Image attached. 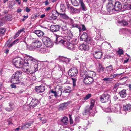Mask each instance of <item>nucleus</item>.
Here are the masks:
<instances>
[{
  "label": "nucleus",
  "mask_w": 131,
  "mask_h": 131,
  "mask_svg": "<svg viewBox=\"0 0 131 131\" xmlns=\"http://www.w3.org/2000/svg\"><path fill=\"white\" fill-rule=\"evenodd\" d=\"M35 60L34 58L30 56H26L24 57V60L20 57L14 58L12 62L16 68H23L24 67H27L29 64L30 65Z\"/></svg>",
  "instance_id": "obj_1"
},
{
  "label": "nucleus",
  "mask_w": 131,
  "mask_h": 131,
  "mask_svg": "<svg viewBox=\"0 0 131 131\" xmlns=\"http://www.w3.org/2000/svg\"><path fill=\"white\" fill-rule=\"evenodd\" d=\"M34 59L35 60L34 62L30 65L29 66V64L27 65L29 68L26 67L25 68L24 67L22 69V70L26 73L30 74H32L35 73L38 70V64H37V61L36 59L34 58Z\"/></svg>",
  "instance_id": "obj_2"
},
{
  "label": "nucleus",
  "mask_w": 131,
  "mask_h": 131,
  "mask_svg": "<svg viewBox=\"0 0 131 131\" xmlns=\"http://www.w3.org/2000/svg\"><path fill=\"white\" fill-rule=\"evenodd\" d=\"M87 72L85 71L82 70L80 72V76L84 78L83 81L85 84H90L94 81L93 78L87 76Z\"/></svg>",
  "instance_id": "obj_3"
},
{
  "label": "nucleus",
  "mask_w": 131,
  "mask_h": 131,
  "mask_svg": "<svg viewBox=\"0 0 131 131\" xmlns=\"http://www.w3.org/2000/svg\"><path fill=\"white\" fill-rule=\"evenodd\" d=\"M105 2L106 3V6L107 10L108 13V14H112L113 11L114 10V6L113 4V1L112 0H105Z\"/></svg>",
  "instance_id": "obj_4"
},
{
  "label": "nucleus",
  "mask_w": 131,
  "mask_h": 131,
  "mask_svg": "<svg viewBox=\"0 0 131 131\" xmlns=\"http://www.w3.org/2000/svg\"><path fill=\"white\" fill-rule=\"evenodd\" d=\"M69 38H70V39L68 40L67 42H66V46L67 48L68 49L72 50H76V46L75 45V42L72 41L73 39L70 38L69 37Z\"/></svg>",
  "instance_id": "obj_5"
},
{
  "label": "nucleus",
  "mask_w": 131,
  "mask_h": 131,
  "mask_svg": "<svg viewBox=\"0 0 131 131\" xmlns=\"http://www.w3.org/2000/svg\"><path fill=\"white\" fill-rule=\"evenodd\" d=\"M42 41L46 47H51L52 46V42L49 38L44 37L42 39Z\"/></svg>",
  "instance_id": "obj_6"
},
{
  "label": "nucleus",
  "mask_w": 131,
  "mask_h": 131,
  "mask_svg": "<svg viewBox=\"0 0 131 131\" xmlns=\"http://www.w3.org/2000/svg\"><path fill=\"white\" fill-rule=\"evenodd\" d=\"M110 95L107 93H104L101 96L100 99L102 103L107 102L110 100Z\"/></svg>",
  "instance_id": "obj_7"
},
{
  "label": "nucleus",
  "mask_w": 131,
  "mask_h": 131,
  "mask_svg": "<svg viewBox=\"0 0 131 131\" xmlns=\"http://www.w3.org/2000/svg\"><path fill=\"white\" fill-rule=\"evenodd\" d=\"M72 26L73 27H76L78 28L79 30V31L80 32L86 30V29L85 26L83 24L79 25L77 24H73L72 25Z\"/></svg>",
  "instance_id": "obj_8"
},
{
  "label": "nucleus",
  "mask_w": 131,
  "mask_h": 131,
  "mask_svg": "<svg viewBox=\"0 0 131 131\" xmlns=\"http://www.w3.org/2000/svg\"><path fill=\"white\" fill-rule=\"evenodd\" d=\"M78 73L77 69L75 68H73L69 70L68 74L71 77H75L77 75Z\"/></svg>",
  "instance_id": "obj_9"
},
{
  "label": "nucleus",
  "mask_w": 131,
  "mask_h": 131,
  "mask_svg": "<svg viewBox=\"0 0 131 131\" xmlns=\"http://www.w3.org/2000/svg\"><path fill=\"white\" fill-rule=\"evenodd\" d=\"M51 92L53 93L56 97L59 96L61 95L62 94L61 89V88H57L55 89V91L52 90Z\"/></svg>",
  "instance_id": "obj_10"
},
{
  "label": "nucleus",
  "mask_w": 131,
  "mask_h": 131,
  "mask_svg": "<svg viewBox=\"0 0 131 131\" xmlns=\"http://www.w3.org/2000/svg\"><path fill=\"white\" fill-rule=\"evenodd\" d=\"M93 54L94 57L96 59L101 58L102 55V53L100 50H97L94 51Z\"/></svg>",
  "instance_id": "obj_11"
},
{
  "label": "nucleus",
  "mask_w": 131,
  "mask_h": 131,
  "mask_svg": "<svg viewBox=\"0 0 131 131\" xmlns=\"http://www.w3.org/2000/svg\"><path fill=\"white\" fill-rule=\"evenodd\" d=\"M32 46L35 48H39L41 46L42 43L39 40L35 39H33L32 42Z\"/></svg>",
  "instance_id": "obj_12"
},
{
  "label": "nucleus",
  "mask_w": 131,
  "mask_h": 131,
  "mask_svg": "<svg viewBox=\"0 0 131 131\" xmlns=\"http://www.w3.org/2000/svg\"><path fill=\"white\" fill-rule=\"evenodd\" d=\"M111 112L118 113L120 110L119 106L116 105H114L111 106Z\"/></svg>",
  "instance_id": "obj_13"
},
{
  "label": "nucleus",
  "mask_w": 131,
  "mask_h": 131,
  "mask_svg": "<svg viewBox=\"0 0 131 131\" xmlns=\"http://www.w3.org/2000/svg\"><path fill=\"white\" fill-rule=\"evenodd\" d=\"M114 6V10L118 11L120 10L122 8V5L121 3L118 1L116 2Z\"/></svg>",
  "instance_id": "obj_14"
},
{
  "label": "nucleus",
  "mask_w": 131,
  "mask_h": 131,
  "mask_svg": "<svg viewBox=\"0 0 131 131\" xmlns=\"http://www.w3.org/2000/svg\"><path fill=\"white\" fill-rule=\"evenodd\" d=\"M45 88L43 85H41L39 86H36L35 87V91L38 93L43 92L45 90Z\"/></svg>",
  "instance_id": "obj_15"
},
{
  "label": "nucleus",
  "mask_w": 131,
  "mask_h": 131,
  "mask_svg": "<svg viewBox=\"0 0 131 131\" xmlns=\"http://www.w3.org/2000/svg\"><path fill=\"white\" fill-rule=\"evenodd\" d=\"M39 103L38 100L35 99H33L30 104V107L34 108Z\"/></svg>",
  "instance_id": "obj_16"
},
{
  "label": "nucleus",
  "mask_w": 131,
  "mask_h": 131,
  "mask_svg": "<svg viewBox=\"0 0 131 131\" xmlns=\"http://www.w3.org/2000/svg\"><path fill=\"white\" fill-rule=\"evenodd\" d=\"M32 123L31 122H28L23 124L21 126V129L25 130L28 128Z\"/></svg>",
  "instance_id": "obj_17"
},
{
  "label": "nucleus",
  "mask_w": 131,
  "mask_h": 131,
  "mask_svg": "<svg viewBox=\"0 0 131 131\" xmlns=\"http://www.w3.org/2000/svg\"><path fill=\"white\" fill-rule=\"evenodd\" d=\"M79 48L81 50L88 51L89 49V46L87 45L82 44L80 46Z\"/></svg>",
  "instance_id": "obj_18"
},
{
  "label": "nucleus",
  "mask_w": 131,
  "mask_h": 131,
  "mask_svg": "<svg viewBox=\"0 0 131 131\" xmlns=\"http://www.w3.org/2000/svg\"><path fill=\"white\" fill-rule=\"evenodd\" d=\"M50 29L52 32H56L59 30V27L58 25H52L50 27Z\"/></svg>",
  "instance_id": "obj_19"
},
{
  "label": "nucleus",
  "mask_w": 131,
  "mask_h": 131,
  "mask_svg": "<svg viewBox=\"0 0 131 131\" xmlns=\"http://www.w3.org/2000/svg\"><path fill=\"white\" fill-rule=\"evenodd\" d=\"M11 81L12 83L14 84H18L20 83V81L19 79L15 77H13V75L12 76Z\"/></svg>",
  "instance_id": "obj_20"
},
{
  "label": "nucleus",
  "mask_w": 131,
  "mask_h": 131,
  "mask_svg": "<svg viewBox=\"0 0 131 131\" xmlns=\"http://www.w3.org/2000/svg\"><path fill=\"white\" fill-rule=\"evenodd\" d=\"M68 118L66 117H64L61 120V124L62 125H66L68 123Z\"/></svg>",
  "instance_id": "obj_21"
},
{
  "label": "nucleus",
  "mask_w": 131,
  "mask_h": 131,
  "mask_svg": "<svg viewBox=\"0 0 131 131\" xmlns=\"http://www.w3.org/2000/svg\"><path fill=\"white\" fill-rule=\"evenodd\" d=\"M88 37L87 33L85 32H84L80 36V40L81 41H85L87 39Z\"/></svg>",
  "instance_id": "obj_22"
},
{
  "label": "nucleus",
  "mask_w": 131,
  "mask_h": 131,
  "mask_svg": "<svg viewBox=\"0 0 131 131\" xmlns=\"http://www.w3.org/2000/svg\"><path fill=\"white\" fill-rule=\"evenodd\" d=\"M79 3L80 4L82 10L84 11H86L87 10V8L84 4L83 0H79Z\"/></svg>",
  "instance_id": "obj_23"
},
{
  "label": "nucleus",
  "mask_w": 131,
  "mask_h": 131,
  "mask_svg": "<svg viewBox=\"0 0 131 131\" xmlns=\"http://www.w3.org/2000/svg\"><path fill=\"white\" fill-rule=\"evenodd\" d=\"M22 72L21 71H18L16 72L15 74H13V77H15L19 79L21 77Z\"/></svg>",
  "instance_id": "obj_24"
},
{
  "label": "nucleus",
  "mask_w": 131,
  "mask_h": 131,
  "mask_svg": "<svg viewBox=\"0 0 131 131\" xmlns=\"http://www.w3.org/2000/svg\"><path fill=\"white\" fill-rule=\"evenodd\" d=\"M34 32L39 37H42L44 34V32L40 30H36Z\"/></svg>",
  "instance_id": "obj_25"
},
{
  "label": "nucleus",
  "mask_w": 131,
  "mask_h": 131,
  "mask_svg": "<svg viewBox=\"0 0 131 131\" xmlns=\"http://www.w3.org/2000/svg\"><path fill=\"white\" fill-rule=\"evenodd\" d=\"M87 73V76H89V77H91L93 78H94L96 75V73L92 71H90Z\"/></svg>",
  "instance_id": "obj_26"
},
{
  "label": "nucleus",
  "mask_w": 131,
  "mask_h": 131,
  "mask_svg": "<svg viewBox=\"0 0 131 131\" xmlns=\"http://www.w3.org/2000/svg\"><path fill=\"white\" fill-rule=\"evenodd\" d=\"M123 109L125 111L130 110H131V105L129 104H128L124 106L123 107Z\"/></svg>",
  "instance_id": "obj_27"
},
{
  "label": "nucleus",
  "mask_w": 131,
  "mask_h": 131,
  "mask_svg": "<svg viewBox=\"0 0 131 131\" xmlns=\"http://www.w3.org/2000/svg\"><path fill=\"white\" fill-rule=\"evenodd\" d=\"M99 67L97 70V71L99 73H101L104 71V68L102 65L100 63H99Z\"/></svg>",
  "instance_id": "obj_28"
},
{
  "label": "nucleus",
  "mask_w": 131,
  "mask_h": 131,
  "mask_svg": "<svg viewBox=\"0 0 131 131\" xmlns=\"http://www.w3.org/2000/svg\"><path fill=\"white\" fill-rule=\"evenodd\" d=\"M119 94L120 96L122 98L125 97L126 95V93L125 90H123L119 92Z\"/></svg>",
  "instance_id": "obj_29"
},
{
  "label": "nucleus",
  "mask_w": 131,
  "mask_h": 131,
  "mask_svg": "<svg viewBox=\"0 0 131 131\" xmlns=\"http://www.w3.org/2000/svg\"><path fill=\"white\" fill-rule=\"evenodd\" d=\"M67 106V104L66 103H64L60 104L59 105V109L63 110L65 109Z\"/></svg>",
  "instance_id": "obj_30"
},
{
  "label": "nucleus",
  "mask_w": 131,
  "mask_h": 131,
  "mask_svg": "<svg viewBox=\"0 0 131 131\" xmlns=\"http://www.w3.org/2000/svg\"><path fill=\"white\" fill-rule=\"evenodd\" d=\"M60 59L62 61L65 62L66 64L69 63L70 60V59L63 57H61Z\"/></svg>",
  "instance_id": "obj_31"
},
{
  "label": "nucleus",
  "mask_w": 131,
  "mask_h": 131,
  "mask_svg": "<svg viewBox=\"0 0 131 131\" xmlns=\"http://www.w3.org/2000/svg\"><path fill=\"white\" fill-rule=\"evenodd\" d=\"M56 43L57 44L59 43H61L63 44L64 45H65V43L66 42L65 41L61 39L60 40L59 39H58V38L56 37Z\"/></svg>",
  "instance_id": "obj_32"
},
{
  "label": "nucleus",
  "mask_w": 131,
  "mask_h": 131,
  "mask_svg": "<svg viewBox=\"0 0 131 131\" xmlns=\"http://www.w3.org/2000/svg\"><path fill=\"white\" fill-rule=\"evenodd\" d=\"M118 23L119 24H122L124 26H127L128 24V21H127L125 19L122 21H119Z\"/></svg>",
  "instance_id": "obj_33"
},
{
  "label": "nucleus",
  "mask_w": 131,
  "mask_h": 131,
  "mask_svg": "<svg viewBox=\"0 0 131 131\" xmlns=\"http://www.w3.org/2000/svg\"><path fill=\"white\" fill-rule=\"evenodd\" d=\"M106 69L107 71L109 73H111V71L112 72H113V71H114L113 72H115V71H116L115 70L113 69V68L111 65L106 67Z\"/></svg>",
  "instance_id": "obj_34"
},
{
  "label": "nucleus",
  "mask_w": 131,
  "mask_h": 131,
  "mask_svg": "<svg viewBox=\"0 0 131 131\" xmlns=\"http://www.w3.org/2000/svg\"><path fill=\"white\" fill-rule=\"evenodd\" d=\"M64 90L63 91V92L66 93H70L72 90L71 88L69 86H67L64 89Z\"/></svg>",
  "instance_id": "obj_35"
},
{
  "label": "nucleus",
  "mask_w": 131,
  "mask_h": 131,
  "mask_svg": "<svg viewBox=\"0 0 131 131\" xmlns=\"http://www.w3.org/2000/svg\"><path fill=\"white\" fill-rule=\"evenodd\" d=\"M130 31L128 29L126 28H123L120 31V33L123 34H128V33L130 32Z\"/></svg>",
  "instance_id": "obj_36"
},
{
  "label": "nucleus",
  "mask_w": 131,
  "mask_h": 131,
  "mask_svg": "<svg viewBox=\"0 0 131 131\" xmlns=\"http://www.w3.org/2000/svg\"><path fill=\"white\" fill-rule=\"evenodd\" d=\"M95 100L93 99H92L91 101V105L89 107L90 110H92L94 107L95 103Z\"/></svg>",
  "instance_id": "obj_37"
},
{
  "label": "nucleus",
  "mask_w": 131,
  "mask_h": 131,
  "mask_svg": "<svg viewBox=\"0 0 131 131\" xmlns=\"http://www.w3.org/2000/svg\"><path fill=\"white\" fill-rule=\"evenodd\" d=\"M24 30V28H23L21 29H20L19 30H18V32L14 36V38H16L20 34L22 31H23Z\"/></svg>",
  "instance_id": "obj_38"
},
{
  "label": "nucleus",
  "mask_w": 131,
  "mask_h": 131,
  "mask_svg": "<svg viewBox=\"0 0 131 131\" xmlns=\"http://www.w3.org/2000/svg\"><path fill=\"white\" fill-rule=\"evenodd\" d=\"M59 15L62 18L65 19H68L69 18L66 14L60 13Z\"/></svg>",
  "instance_id": "obj_39"
},
{
  "label": "nucleus",
  "mask_w": 131,
  "mask_h": 131,
  "mask_svg": "<svg viewBox=\"0 0 131 131\" xmlns=\"http://www.w3.org/2000/svg\"><path fill=\"white\" fill-rule=\"evenodd\" d=\"M123 7L124 8L127 9L131 10V4H128L126 3V4H124Z\"/></svg>",
  "instance_id": "obj_40"
},
{
  "label": "nucleus",
  "mask_w": 131,
  "mask_h": 131,
  "mask_svg": "<svg viewBox=\"0 0 131 131\" xmlns=\"http://www.w3.org/2000/svg\"><path fill=\"white\" fill-rule=\"evenodd\" d=\"M61 26V29L63 31H66L68 30L66 24L65 23H63Z\"/></svg>",
  "instance_id": "obj_41"
},
{
  "label": "nucleus",
  "mask_w": 131,
  "mask_h": 131,
  "mask_svg": "<svg viewBox=\"0 0 131 131\" xmlns=\"http://www.w3.org/2000/svg\"><path fill=\"white\" fill-rule=\"evenodd\" d=\"M125 18L128 21L131 22V14L125 16Z\"/></svg>",
  "instance_id": "obj_42"
},
{
  "label": "nucleus",
  "mask_w": 131,
  "mask_h": 131,
  "mask_svg": "<svg viewBox=\"0 0 131 131\" xmlns=\"http://www.w3.org/2000/svg\"><path fill=\"white\" fill-rule=\"evenodd\" d=\"M80 70L81 72L82 70V71H84V70H83L82 69H85V68L86 67V64L85 63H81L80 64Z\"/></svg>",
  "instance_id": "obj_43"
},
{
  "label": "nucleus",
  "mask_w": 131,
  "mask_h": 131,
  "mask_svg": "<svg viewBox=\"0 0 131 131\" xmlns=\"http://www.w3.org/2000/svg\"><path fill=\"white\" fill-rule=\"evenodd\" d=\"M68 9L72 13H74V8L71 6H68Z\"/></svg>",
  "instance_id": "obj_44"
},
{
  "label": "nucleus",
  "mask_w": 131,
  "mask_h": 131,
  "mask_svg": "<svg viewBox=\"0 0 131 131\" xmlns=\"http://www.w3.org/2000/svg\"><path fill=\"white\" fill-rule=\"evenodd\" d=\"M78 129L80 131H83L86 130L87 129V128L86 126H85V127H84L83 128H82V127L81 126H80L78 127Z\"/></svg>",
  "instance_id": "obj_45"
},
{
  "label": "nucleus",
  "mask_w": 131,
  "mask_h": 131,
  "mask_svg": "<svg viewBox=\"0 0 131 131\" xmlns=\"http://www.w3.org/2000/svg\"><path fill=\"white\" fill-rule=\"evenodd\" d=\"M72 4L74 6H78L79 4L78 2L76 0H75L73 2H72Z\"/></svg>",
  "instance_id": "obj_46"
},
{
  "label": "nucleus",
  "mask_w": 131,
  "mask_h": 131,
  "mask_svg": "<svg viewBox=\"0 0 131 131\" xmlns=\"http://www.w3.org/2000/svg\"><path fill=\"white\" fill-rule=\"evenodd\" d=\"M88 43H90L92 41V39L91 38L88 37L87 38V39L85 40Z\"/></svg>",
  "instance_id": "obj_47"
},
{
  "label": "nucleus",
  "mask_w": 131,
  "mask_h": 131,
  "mask_svg": "<svg viewBox=\"0 0 131 131\" xmlns=\"http://www.w3.org/2000/svg\"><path fill=\"white\" fill-rule=\"evenodd\" d=\"M32 46V43L31 45H30L28 48V49L31 51L35 49L36 48H35L33 46Z\"/></svg>",
  "instance_id": "obj_48"
},
{
  "label": "nucleus",
  "mask_w": 131,
  "mask_h": 131,
  "mask_svg": "<svg viewBox=\"0 0 131 131\" xmlns=\"http://www.w3.org/2000/svg\"><path fill=\"white\" fill-rule=\"evenodd\" d=\"M91 95L90 94H89L86 95L85 97H84V100H87L90 98Z\"/></svg>",
  "instance_id": "obj_49"
},
{
  "label": "nucleus",
  "mask_w": 131,
  "mask_h": 131,
  "mask_svg": "<svg viewBox=\"0 0 131 131\" xmlns=\"http://www.w3.org/2000/svg\"><path fill=\"white\" fill-rule=\"evenodd\" d=\"M39 50L41 52L43 53L45 52L46 51L45 49L43 48H41Z\"/></svg>",
  "instance_id": "obj_50"
},
{
  "label": "nucleus",
  "mask_w": 131,
  "mask_h": 131,
  "mask_svg": "<svg viewBox=\"0 0 131 131\" xmlns=\"http://www.w3.org/2000/svg\"><path fill=\"white\" fill-rule=\"evenodd\" d=\"M73 83V85L74 86L76 85V79L75 78H71Z\"/></svg>",
  "instance_id": "obj_51"
},
{
  "label": "nucleus",
  "mask_w": 131,
  "mask_h": 131,
  "mask_svg": "<svg viewBox=\"0 0 131 131\" xmlns=\"http://www.w3.org/2000/svg\"><path fill=\"white\" fill-rule=\"evenodd\" d=\"M39 16V15L38 14H34L31 16V18L32 19H35Z\"/></svg>",
  "instance_id": "obj_52"
},
{
  "label": "nucleus",
  "mask_w": 131,
  "mask_h": 131,
  "mask_svg": "<svg viewBox=\"0 0 131 131\" xmlns=\"http://www.w3.org/2000/svg\"><path fill=\"white\" fill-rule=\"evenodd\" d=\"M5 30L4 28H0V33L1 34H3L5 32Z\"/></svg>",
  "instance_id": "obj_53"
},
{
  "label": "nucleus",
  "mask_w": 131,
  "mask_h": 131,
  "mask_svg": "<svg viewBox=\"0 0 131 131\" xmlns=\"http://www.w3.org/2000/svg\"><path fill=\"white\" fill-rule=\"evenodd\" d=\"M80 12V9L74 8L73 13H79Z\"/></svg>",
  "instance_id": "obj_54"
},
{
  "label": "nucleus",
  "mask_w": 131,
  "mask_h": 131,
  "mask_svg": "<svg viewBox=\"0 0 131 131\" xmlns=\"http://www.w3.org/2000/svg\"><path fill=\"white\" fill-rule=\"evenodd\" d=\"M118 54L120 55H122L123 54V50L121 49H119L117 51Z\"/></svg>",
  "instance_id": "obj_55"
},
{
  "label": "nucleus",
  "mask_w": 131,
  "mask_h": 131,
  "mask_svg": "<svg viewBox=\"0 0 131 131\" xmlns=\"http://www.w3.org/2000/svg\"><path fill=\"white\" fill-rule=\"evenodd\" d=\"M105 111L107 112H111V107H110V108H107L105 109Z\"/></svg>",
  "instance_id": "obj_56"
},
{
  "label": "nucleus",
  "mask_w": 131,
  "mask_h": 131,
  "mask_svg": "<svg viewBox=\"0 0 131 131\" xmlns=\"http://www.w3.org/2000/svg\"><path fill=\"white\" fill-rule=\"evenodd\" d=\"M118 74H111L110 77V78H114L116 76H117Z\"/></svg>",
  "instance_id": "obj_57"
},
{
  "label": "nucleus",
  "mask_w": 131,
  "mask_h": 131,
  "mask_svg": "<svg viewBox=\"0 0 131 131\" xmlns=\"http://www.w3.org/2000/svg\"><path fill=\"white\" fill-rule=\"evenodd\" d=\"M100 34H99L98 35L96 36L95 38V39L96 40H99L100 38Z\"/></svg>",
  "instance_id": "obj_58"
},
{
  "label": "nucleus",
  "mask_w": 131,
  "mask_h": 131,
  "mask_svg": "<svg viewBox=\"0 0 131 131\" xmlns=\"http://www.w3.org/2000/svg\"><path fill=\"white\" fill-rule=\"evenodd\" d=\"M119 84L118 83L116 84L114 87V89L115 90H117L118 87L119 86Z\"/></svg>",
  "instance_id": "obj_59"
},
{
  "label": "nucleus",
  "mask_w": 131,
  "mask_h": 131,
  "mask_svg": "<svg viewBox=\"0 0 131 131\" xmlns=\"http://www.w3.org/2000/svg\"><path fill=\"white\" fill-rule=\"evenodd\" d=\"M19 40V39H17L15 40H14L13 42V44L14 45L17 44L18 42V41Z\"/></svg>",
  "instance_id": "obj_60"
},
{
  "label": "nucleus",
  "mask_w": 131,
  "mask_h": 131,
  "mask_svg": "<svg viewBox=\"0 0 131 131\" xmlns=\"http://www.w3.org/2000/svg\"><path fill=\"white\" fill-rule=\"evenodd\" d=\"M25 10L26 12H29L30 11L31 9H30L28 8V7H26L25 8Z\"/></svg>",
  "instance_id": "obj_61"
},
{
  "label": "nucleus",
  "mask_w": 131,
  "mask_h": 131,
  "mask_svg": "<svg viewBox=\"0 0 131 131\" xmlns=\"http://www.w3.org/2000/svg\"><path fill=\"white\" fill-rule=\"evenodd\" d=\"M109 78H105L103 79V80L105 81H108L109 80Z\"/></svg>",
  "instance_id": "obj_62"
},
{
  "label": "nucleus",
  "mask_w": 131,
  "mask_h": 131,
  "mask_svg": "<svg viewBox=\"0 0 131 131\" xmlns=\"http://www.w3.org/2000/svg\"><path fill=\"white\" fill-rule=\"evenodd\" d=\"M10 86L12 88H16V86L13 84H11Z\"/></svg>",
  "instance_id": "obj_63"
},
{
  "label": "nucleus",
  "mask_w": 131,
  "mask_h": 131,
  "mask_svg": "<svg viewBox=\"0 0 131 131\" xmlns=\"http://www.w3.org/2000/svg\"><path fill=\"white\" fill-rule=\"evenodd\" d=\"M8 124L10 125L12 124V121L11 119H9L8 120Z\"/></svg>",
  "instance_id": "obj_64"
}]
</instances>
